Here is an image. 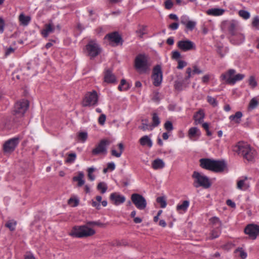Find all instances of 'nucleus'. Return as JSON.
Returning a JSON list of instances; mask_svg holds the SVG:
<instances>
[{
  "label": "nucleus",
  "instance_id": "obj_1",
  "mask_svg": "<svg viewBox=\"0 0 259 259\" xmlns=\"http://www.w3.org/2000/svg\"><path fill=\"white\" fill-rule=\"evenodd\" d=\"M200 166L204 169L215 172H220L224 170L226 164L224 161L215 160L209 158H202L200 160Z\"/></svg>",
  "mask_w": 259,
  "mask_h": 259
},
{
  "label": "nucleus",
  "instance_id": "obj_2",
  "mask_svg": "<svg viewBox=\"0 0 259 259\" xmlns=\"http://www.w3.org/2000/svg\"><path fill=\"white\" fill-rule=\"evenodd\" d=\"M95 233L96 231L86 224L84 225L74 226L69 235L73 237L86 238L93 236Z\"/></svg>",
  "mask_w": 259,
  "mask_h": 259
},
{
  "label": "nucleus",
  "instance_id": "obj_3",
  "mask_svg": "<svg viewBox=\"0 0 259 259\" xmlns=\"http://www.w3.org/2000/svg\"><path fill=\"white\" fill-rule=\"evenodd\" d=\"M235 151L239 155H241L244 159L248 161L253 160L255 151L251 148L247 144L243 142H239L236 146Z\"/></svg>",
  "mask_w": 259,
  "mask_h": 259
},
{
  "label": "nucleus",
  "instance_id": "obj_4",
  "mask_svg": "<svg viewBox=\"0 0 259 259\" xmlns=\"http://www.w3.org/2000/svg\"><path fill=\"white\" fill-rule=\"evenodd\" d=\"M150 64L148 62V57L145 54H139L135 61V67L140 73H146L149 70Z\"/></svg>",
  "mask_w": 259,
  "mask_h": 259
},
{
  "label": "nucleus",
  "instance_id": "obj_5",
  "mask_svg": "<svg viewBox=\"0 0 259 259\" xmlns=\"http://www.w3.org/2000/svg\"><path fill=\"white\" fill-rule=\"evenodd\" d=\"M192 177L194 179L193 186L195 188L202 187L204 189H208L210 187L211 183L209 178L201 175L200 172L195 171L193 172Z\"/></svg>",
  "mask_w": 259,
  "mask_h": 259
},
{
  "label": "nucleus",
  "instance_id": "obj_6",
  "mask_svg": "<svg viewBox=\"0 0 259 259\" xmlns=\"http://www.w3.org/2000/svg\"><path fill=\"white\" fill-rule=\"evenodd\" d=\"M236 70L233 69H229L226 73L221 75V78L222 80H225L226 83L233 85L237 81L242 80L245 75L243 74H237Z\"/></svg>",
  "mask_w": 259,
  "mask_h": 259
},
{
  "label": "nucleus",
  "instance_id": "obj_7",
  "mask_svg": "<svg viewBox=\"0 0 259 259\" xmlns=\"http://www.w3.org/2000/svg\"><path fill=\"white\" fill-rule=\"evenodd\" d=\"M99 97L95 91L87 92L82 102L83 107L94 106L97 105Z\"/></svg>",
  "mask_w": 259,
  "mask_h": 259
},
{
  "label": "nucleus",
  "instance_id": "obj_8",
  "mask_svg": "<svg viewBox=\"0 0 259 259\" xmlns=\"http://www.w3.org/2000/svg\"><path fill=\"white\" fill-rule=\"evenodd\" d=\"M131 198L132 202L138 209L143 210L146 207L147 201L143 195L134 193L131 195Z\"/></svg>",
  "mask_w": 259,
  "mask_h": 259
},
{
  "label": "nucleus",
  "instance_id": "obj_9",
  "mask_svg": "<svg viewBox=\"0 0 259 259\" xmlns=\"http://www.w3.org/2000/svg\"><path fill=\"white\" fill-rule=\"evenodd\" d=\"M88 55L91 59L96 57L101 53V49L95 40H90L86 46Z\"/></svg>",
  "mask_w": 259,
  "mask_h": 259
},
{
  "label": "nucleus",
  "instance_id": "obj_10",
  "mask_svg": "<svg viewBox=\"0 0 259 259\" xmlns=\"http://www.w3.org/2000/svg\"><path fill=\"white\" fill-rule=\"evenodd\" d=\"M244 232L250 239L254 240L259 236V226L254 224H248L244 228Z\"/></svg>",
  "mask_w": 259,
  "mask_h": 259
},
{
  "label": "nucleus",
  "instance_id": "obj_11",
  "mask_svg": "<svg viewBox=\"0 0 259 259\" xmlns=\"http://www.w3.org/2000/svg\"><path fill=\"white\" fill-rule=\"evenodd\" d=\"M152 78L153 79V85L159 87L162 80V72L160 65H156L153 69Z\"/></svg>",
  "mask_w": 259,
  "mask_h": 259
},
{
  "label": "nucleus",
  "instance_id": "obj_12",
  "mask_svg": "<svg viewBox=\"0 0 259 259\" xmlns=\"http://www.w3.org/2000/svg\"><path fill=\"white\" fill-rule=\"evenodd\" d=\"M28 106L29 102L26 100H23L15 104L14 112L16 114L23 115L28 109Z\"/></svg>",
  "mask_w": 259,
  "mask_h": 259
},
{
  "label": "nucleus",
  "instance_id": "obj_13",
  "mask_svg": "<svg viewBox=\"0 0 259 259\" xmlns=\"http://www.w3.org/2000/svg\"><path fill=\"white\" fill-rule=\"evenodd\" d=\"M177 46L179 49L184 52L194 50L195 48L194 42L188 39L179 41Z\"/></svg>",
  "mask_w": 259,
  "mask_h": 259
},
{
  "label": "nucleus",
  "instance_id": "obj_14",
  "mask_svg": "<svg viewBox=\"0 0 259 259\" xmlns=\"http://www.w3.org/2000/svg\"><path fill=\"white\" fill-rule=\"evenodd\" d=\"M110 144V142L107 139L102 140L97 147L92 150V153L97 155L101 153H106V146Z\"/></svg>",
  "mask_w": 259,
  "mask_h": 259
},
{
  "label": "nucleus",
  "instance_id": "obj_15",
  "mask_svg": "<svg viewBox=\"0 0 259 259\" xmlns=\"http://www.w3.org/2000/svg\"><path fill=\"white\" fill-rule=\"evenodd\" d=\"M18 138H14L6 141L3 146L4 152H11L13 151L18 144Z\"/></svg>",
  "mask_w": 259,
  "mask_h": 259
},
{
  "label": "nucleus",
  "instance_id": "obj_16",
  "mask_svg": "<svg viewBox=\"0 0 259 259\" xmlns=\"http://www.w3.org/2000/svg\"><path fill=\"white\" fill-rule=\"evenodd\" d=\"M110 199L115 205L123 203L125 200L124 196L117 193H113L110 195Z\"/></svg>",
  "mask_w": 259,
  "mask_h": 259
},
{
  "label": "nucleus",
  "instance_id": "obj_17",
  "mask_svg": "<svg viewBox=\"0 0 259 259\" xmlns=\"http://www.w3.org/2000/svg\"><path fill=\"white\" fill-rule=\"evenodd\" d=\"M205 117V113L203 109H199L193 115V119L194 120V124L197 125L198 124H201L203 122V119Z\"/></svg>",
  "mask_w": 259,
  "mask_h": 259
},
{
  "label": "nucleus",
  "instance_id": "obj_18",
  "mask_svg": "<svg viewBox=\"0 0 259 259\" xmlns=\"http://www.w3.org/2000/svg\"><path fill=\"white\" fill-rule=\"evenodd\" d=\"M105 38H107L109 40L114 42L116 44H118L120 41H122L121 37L119 35V34L117 32H114L107 34L105 36Z\"/></svg>",
  "mask_w": 259,
  "mask_h": 259
},
{
  "label": "nucleus",
  "instance_id": "obj_19",
  "mask_svg": "<svg viewBox=\"0 0 259 259\" xmlns=\"http://www.w3.org/2000/svg\"><path fill=\"white\" fill-rule=\"evenodd\" d=\"M200 133L196 127L190 128L188 131V136L192 140H196L200 136Z\"/></svg>",
  "mask_w": 259,
  "mask_h": 259
},
{
  "label": "nucleus",
  "instance_id": "obj_20",
  "mask_svg": "<svg viewBox=\"0 0 259 259\" xmlns=\"http://www.w3.org/2000/svg\"><path fill=\"white\" fill-rule=\"evenodd\" d=\"M104 81L107 83H114L116 82V77L112 73L110 69H107L105 72Z\"/></svg>",
  "mask_w": 259,
  "mask_h": 259
},
{
  "label": "nucleus",
  "instance_id": "obj_21",
  "mask_svg": "<svg viewBox=\"0 0 259 259\" xmlns=\"http://www.w3.org/2000/svg\"><path fill=\"white\" fill-rule=\"evenodd\" d=\"M228 31L230 34L232 35H236L237 34V30L238 29V23L235 20H232L229 23L228 26Z\"/></svg>",
  "mask_w": 259,
  "mask_h": 259
},
{
  "label": "nucleus",
  "instance_id": "obj_22",
  "mask_svg": "<svg viewBox=\"0 0 259 259\" xmlns=\"http://www.w3.org/2000/svg\"><path fill=\"white\" fill-rule=\"evenodd\" d=\"M84 178V174L82 171H80L78 172V175L77 176H74L72 178V180L74 182H77V186L78 187H80L82 186L85 183L84 180H83Z\"/></svg>",
  "mask_w": 259,
  "mask_h": 259
},
{
  "label": "nucleus",
  "instance_id": "obj_23",
  "mask_svg": "<svg viewBox=\"0 0 259 259\" xmlns=\"http://www.w3.org/2000/svg\"><path fill=\"white\" fill-rule=\"evenodd\" d=\"M139 142L142 146H147L149 148H151L153 144L152 140L148 136L142 137L139 140Z\"/></svg>",
  "mask_w": 259,
  "mask_h": 259
},
{
  "label": "nucleus",
  "instance_id": "obj_24",
  "mask_svg": "<svg viewBox=\"0 0 259 259\" xmlns=\"http://www.w3.org/2000/svg\"><path fill=\"white\" fill-rule=\"evenodd\" d=\"M55 27L51 23L47 24L45 26V29L41 31V34L45 37H47L49 34L54 31Z\"/></svg>",
  "mask_w": 259,
  "mask_h": 259
},
{
  "label": "nucleus",
  "instance_id": "obj_25",
  "mask_svg": "<svg viewBox=\"0 0 259 259\" xmlns=\"http://www.w3.org/2000/svg\"><path fill=\"white\" fill-rule=\"evenodd\" d=\"M224 12L225 10L223 9L214 8L208 10L206 13L209 15L220 16L223 15Z\"/></svg>",
  "mask_w": 259,
  "mask_h": 259
},
{
  "label": "nucleus",
  "instance_id": "obj_26",
  "mask_svg": "<svg viewBox=\"0 0 259 259\" xmlns=\"http://www.w3.org/2000/svg\"><path fill=\"white\" fill-rule=\"evenodd\" d=\"M165 164L161 159L154 160L152 163V168L154 169H161L164 167Z\"/></svg>",
  "mask_w": 259,
  "mask_h": 259
},
{
  "label": "nucleus",
  "instance_id": "obj_27",
  "mask_svg": "<svg viewBox=\"0 0 259 259\" xmlns=\"http://www.w3.org/2000/svg\"><path fill=\"white\" fill-rule=\"evenodd\" d=\"M242 113L241 111H237L234 115H232L229 117L231 121H233L235 123L239 124L241 121Z\"/></svg>",
  "mask_w": 259,
  "mask_h": 259
},
{
  "label": "nucleus",
  "instance_id": "obj_28",
  "mask_svg": "<svg viewBox=\"0 0 259 259\" xmlns=\"http://www.w3.org/2000/svg\"><path fill=\"white\" fill-rule=\"evenodd\" d=\"M19 20L23 25L26 26L30 22L31 18L29 16H26L24 14H21L19 16Z\"/></svg>",
  "mask_w": 259,
  "mask_h": 259
},
{
  "label": "nucleus",
  "instance_id": "obj_29",
  "mask_svg": "<svg viewBox=\"0 0 259 259\" xmlns=\"http://www.w3.org/2000/svg\"><path fill=\"white\" fill-rule=\"evenodd\" d=\"M118 147L119 149V152H117L114 149H112L111 150V154L112 156H114L116 157H119L121 156V154L124 149V146L122 143H120L118 144Z\"/></svg>",
  "mask_w": 259,
  "mask_h": 259
},
{
  "label": "nucleus",
  "instance_id": "obj_30",
  "mask_svg": "<svg viewBox=\"0 0 259 259\" xmlns=\"http://www.w3.org/2000/svg\"><path fill=\"white\" fill-rule=\"evenodd\" d=\"M189 205V201L188 200H185L183 202L182 204H179L177 206V210L178 211L182 210L186 211Z\"/></svg>",
  "mask_w": 259,
  "mask_h": 259
},
{
  "label": "nucleus",
  "instance_id": "obj_31",
  "mask_svg": "<svg viewBox=\"0 0 259 259\" xmlns=\"http://www.w3.org/2000/svg\"><path fill=\"white\" fill-rule=\"evenodd\" d=\"M249 184L246 183L244 182V180H241L237 182V188L240 190H246L249 187Z\"/></svg>",
  "mask_w": 259,
  "mask_h": 259
},
{
  "label": "nucleus",
  "instance_id": "obj_32",
  "mask_svg": "<svg viewBox=\"0 0 259 259\" xmlns=\"http://www.w3.org/2000/svg\"><path fill=\"white\" fill-rule=\"evenodd\" d=\"M181 23L185 25L187 28L190 30H192L196 25V23L192 21H188V22L186 23L184 20H181Z\"/></svg>",
  "mask_w": 259,
  "mask_h": 259
},
{
  "label": "nucleus",
  "instance_id": "obj_33",
  "mask_svg": "<svg viewBox=\"0 0 259 259\" xmlns=\"http://www.w3.org/2000/svg\"><path fill=\"white\" fill-rule=\"evenodd\" d=\"M142 125L139 126V128L145 131L148 130L149 127L151 126V125L148 123L149 120L148 119H145L142 120Z\"/></svg>",
  "mask_w": 259,
  "mask_h": 259
},
{
  "label": "nucleus",
  "instance_id": "obj_34",
  "mask_svg": "<svg viewBox=\"0 0 259 259\" xmlns=\"http://www.w3.org/2000/svg\"><path fill=\"white\" fill-rule=\"evenodd\" d=\"M76 158V154L75 153H71L67 154V157L65 160L67 163H73Z\"/></svg>",
  "mask_w": 259,
  "mask_h": 259
},
{
  "label": "nucleus",
  "instance_id": "obj_35",
  "mask_svg": "<svg viewBox=\"0 0 259 259\" xmlns=\"http://www.w3.org/2000/svg\"><path fill=\"white\" fill-rule=\"evenodd\" d=\"M98 190L101 191L102 194L105 193L107 190V185L104 182H100L97 187Z\"/></svg>",
  "mask_w": 259,
  "mask_h": 259
},
{
  "label": "nucleus",
  "instance_id": "obj_36",
  "mask_svg": "<svg viewBox=\"0 0 259 259\" xmlns=\"http://www.w3.org/2000/svg\"><path fill=\"white\" fill-rule=\"evenodd\" d=\"M258 105V102L255 98H252L248 105V108L249 109H254Z\"/></svg>",
  "mask_w": 259,
  "mask_h": 259
},
{
  "label": "nucleus",
  "instance_id": "obj_37",
  "mask_svg": "<svg viewBox=\"0 0 259 259\" xmlns=\"http://www.w3.org/2000/svg\"><path fill=\"white\" fill-rule=\"evenodd\" d=\"M234 252L235 253H239V255L242 259L245 258L247 256L246 253L243 250L242 248L241 247H238L235 249Z\"/></svg>",
  "mask_w": 259,
  "mask_h": 259
},
{
  "label": "nucleus",
  "instance_id": "obj_38",
  "mask_svg": "<svg viewBox=\"0 0 259 259\" xmlns=\"http://www.w3.org/2000/svg\"><path fill=\"white\" fill-rule=\"evenodd\" d=\"M152 122V126L154 127L158 126L160 123L159 118L156 113L153 114Z\"/></svg>",
  "mask_w": 259,
  "mask_h": 259
},
{
  "label": "nucleus",
  "instance_id": "obj_39",
  "mask_svg": "<svg viewBox=\"0 0 259 259\" xmlns=\"http://www.w3.org/2000/svg\"><path fill=\"white\" fill-rule=\"evenodd\" d=\"M157 203H159L161 208H164L166 206V202L164 197H159L156 199Z\"/></svg>",
  "mask_w": 259,
  "mask_h": 259
},
{
  "label": "nucleus",
  "instance_id": "obj_40",
  "mask_svg": "<svg viewBox=\"0 0 259 259\" xmlns=\"http://www.w3.org/2000/svg\"><path fill=\"white\" fill-rule=\"evenodd\" d=\"M249 85L252 88H255L257 85V83L255 80L254 76H250L248 79Z\"/></svg>",
  "mask_w": 259,
  "mask_h": 259
},
{
  "label": "nucleus",
  "instance_id": "obj_41",
  "mask_svg": "<svg viewBox=\"0 0 259 259\" xmlns=\"http://www.w3.org/2000/svg\"><path fill=\"white\" fill-rule=\"evenodd\" d=\"M68 204L72 207H75L79 204V200L76 198H70L68 200Z\"/></svg>",
  "mask_w": 259,
  "mask_h": 259
},
{
  "label": "nucleus",
  "instance_id": "obj_42",
  "mask_svg": "<svg viewBox=\"0 0 259 259\" xmlns=\"http://www.w3.org/2000/svg\"><path fill=\"white\" fill-rule=\"evenodd\" d=\"M95 170V168L94 167H90L88 169V176L90 180L93 181L95 179V176L92 174V173Z\"/></svg>",
  "mask_w": 259,
  "mask_h": 259
},
{
  "label": "nucleus",
  "instance_id": "obj_43",
  "mask_svg": "<svg viewBox=\"0 0 259 259\" xmlns=\"http://www.w3.org/2000/svg\"><path fill=\"white\" fill-rule=\"evenodd\" d=\"M238 13L239 16L244 19H247L250 17L249 13L246 11L240 10Z\"/></svg>",
  "mask_w": 259,
  "mask_h": 259
},
{
  "label": "nucleus",
  "instance_id": "obj_44",
  "mask_svg": "<svg viewBox=\"0 0 259 259\" xmlns=\"http://www.w3.org/2000/svg\"><path fill=\"white\" fill-rule=\"evenodd\" d=\"M88 134L86 132H80L78 134V138L82 142H84L87 139Z\"/></svg>",
  "mask_w": 259,
  "mask_h": 259
},
{
  "label": "nucleus",
  "instance_id": "obj_45",
  "mask_svg": "<svg viewBox=\"0 0 259 259\" xmlns=\"http://www.w3.org/2000/svg\"><path fill=\"white\" fill-rule=\"evenodd\" d=\"M252 26L256 29L259 30V17H255L252 22Z\"/></svg>",
  "mask_w": 259,
  "mask_h": 259
},
{
  "label": "nucleus",
  "instance_id": "obj_46",
  "mask_svg": "<svg viewBox=\"0 0 259 259\" xmlns=\"http://www.w3.org/2000/svg\"><path fill=\"white\" fill-rule=\"evenodd\" d=\"M152 100L153 101L156 103H158L160 101V97L159 92L157 91L153 92Z\"/></svg>",
  "mask_w": 259,
  "mask_h": 259
},
{
  "label": "nucleus",
  "instance_id": "obj_47",
  "mask_svg": "<svg viewBox=\"0 0 259 259\" xmlns=\"http://www.w3.org/2000/svg\"><path fill=\"white\" fill-rule=\"evenodd\" d=\"M139 28L136 30V33L139 34V37L142 38L143 35L145 34L144 31L145 30L146 26L142 25L139 26Z\"/></svg>",
  "mask_w": 259,
  "mask_h": 259
},
{
  "label": "nucleus",
  "instance_id": "obj_48",
  "mask_svg": "<svg viewBox=\"0 0 259 259\" xmlns=\"http://www.w3.org/2000/svg\"><path fill=\"white\" fill-rule=\"evenodd\" d=\"M207 102L213 107H215L218 105V102L215 98L209 96H207Z\"/></svg>",
  "mask_w": 259,
  "mask_h": 259
},
{
  "label": "nucleus",
  "instance_id": "obj_49",
  "mask_svg": "<svg viewBox=\"0 0 259 259\" xmlns=\"http://www.w3.org/2000/svg\"><path fill=\"white\" fill-rule=\"evenodd\" d=\"M164 128L168 132H170L173 130L174 127L172 123L170 121H166L164 125Z\"/></svg>",
  "mask_w": 259,
  "mask_h": 259
},
{
  "label": "nucleus",
  "instance_id": "obj_50",
  "mask_svg": "<svg viewBox=\"0 0 259 259\" xmlns=\"http://www.w3.org/2000/svg\"><path fill=\"white\" fill-rule=\"evenodd\" d=\"M174 3L171 0H166L164 2V7L166 9L169 10L172 8Z\"/></svg>",
  "mask_w": 259,
  "mask_h": 259
},
{
  "label": "nucleus",
  "instance_id": "obj_51",
  "mask_svg": "<svg viewBox=\"0 0 259 259\" xmlns=\"http://www.w3.org/2000/svg\"><path fill=\"white\" fill-rule=\"evenodd\" d=\"M106 116L104 114H102L98 118L99 123L102 125H104L106 121Z\"/></svg>",
  "mask_w": 259,
  "mask_h": 259
},
{
  "label": "nucleus",
  "instance_id": "obj_52",
  "mask_svg": "<svg viewBox=\"0 0 259 259\" xmlns=\"http://www.w3.org/2000/svg\"><path fill=\"white\" fill-rule=\"evenodd\" d=\"M86 224L89 227L90 226H102L104 225L101 223H100L99 222H94V221H89V222H87Z\"/></svg>",
  "mask_w": 259,
  "mask_h": 259
},
{
  "label": "nucleus",
  "instance_id": "obj_53",
  "mask_svg": "<svg viewBox=\"0 0 259 259\" xmlns=\"http://www.w3.org/2000/svg\"><path fill=\"white\" fill-rule=\"evenodd\" d=\"M219 234H220V230H218V229L213 230L211 232L210 237L211 239L216 238L218 237H219Z\"/></svg>",
  "mask_w": 259,
  "mask_h": 259
},
{
  "label": "nucleus",
  "instance_id": "obj_54",
  "mask_svg": "<svg viewBox=\"0 0 259 259\" xmlns=\"http://www.w3.org/2000/svg\"><path fill=\"white\" fill-rule=\"evenodd\" d=\"M15 49L12 47L7 48L6 49V51H5V57H7L9 55H11V54L14 53L15 52Z\"/></svg>",
  "mask_w": 259,
  "mask_h": 259
},
{
  "label": "nucleus",
  "instance_id": "obj_55",
  "mask_svg": "<svg viewBox=\"0 0 259 259\" xmlns=\"http://www.w3.org/2000/svg\"><path fill=\"white\" fill-rule=\"evenodd\" d=\"M16 223L8 222L6 224V226L11 231H13L15 229Z\"/></svg>",
  "mask_w": 259,
  "mask_h": 259
},
{
  "label": "nucleus",
  "instance_id": "obj_56",
  "mask_svg": "<svg viewBox=\"0 0 259 259\" xmlns=\"http://www.w3.org/2000/svg\"><path fill=\"white\" fill-rule=\"evenodd\" d=\"M181 54L179 52L176 51L172 53V58L175 60H177L181 58Z\"/></svg>",
  "mask_w": 259,
  "mask_h": 259
},
{
  "label": "nucleus",
  "instance_id": "obj_57",
  "mask_svg": "<svg viewBox=\"0 0 259 259\" xmlns=\"http://www.w3.org/2000/svg\"><path fill=\"white\" fill-rule=\"evenodd\" d=\"M111 245L112 246H121V245H126V243L125 242H120L118 240H116L114 242L111 243Z\"/></svg>",
  "mask_w": 259,
  "mask_h": 259
},
{
  "label": "nucleus",
  "instance_id": "obj_58",
  "mask_svg": "<svg viewBox=\"0 0 259 259\" xmlns=\"http://www.w3.org/2000/svg\"><path fill=\"white\" fill-rule=\"evenodd\" d=\"M183 83L181 81H176L175 83V89L177 90L181 91L182 89Z\"/></svg>",
  "mask_w": 259,
  "mask_h": 259
},
{
  "label": "nucleus",
  "instance_id": "obj_59",
  "mask_svg": "<svg viewBox=\"0 0 259 259\" xmlns=\"http://www.w3.org/2000/svg\"><path fill=\"white\" fill-rule=\"evenodd\" d=\"M187 65V63L184 61H182V60H179L178 61V66L177 67V68L178 69H182L183 68H184L185 66H186Z\"/></svg>",
  "mask_w": 259,
  "mask_h": 259
},
{
  "label": "nucleus",
  "instance_id": "obj_60",
  "mask_svg": "<svg viewBox=\"0 0 259 259\" xmlns=\"http://www.w3.org/2000/svg\"><path fill=\"white\" fill-rule=\"evenodd\" d=\"M5 25V23L4 19L2 17H0V33L4 32Z\"/></svg>",
  "mask_w": 259,
  "mask_h": 259
},
{
  "label": "nucleus",
  "instance_id": "obj_61",
  "mask_svg": "<svg viewBox=\"0 0 259 259\" xmlns=\"http://www.w3.org/2000/svg\"><path fill=\"white\" fill-rule=\"evenodd\" d=\"M210 221L211 223L213 224H218L219 226H220V222L219 221V219L218 218L213 217L210 219Z\"/></svg>",
  "mask_w": 259,
  "mask_h": 259
},
{
  "label": "nucleus",
  "instance_id": "obj_62",
  "mask_svg": "<svg viewBox=\"0 0 259 259\" xmlns=\"http://www.w3.org/2000/svg\"><path fill=\"white\" fill-rule=\"evenodd\" d=\"M193 73L195 74H201L203 73V71L199 69L197 66L195 65L193 66Z\"/></svg>",
  "mask_w": 259,
  "mask_h": 259
},
{
  "label": "nucleus",
  "instance_id": "obj_63",
  "mask_svg": "<svg viewBox=\"0 0 259 259\" xmlns=\"http://www.w3.org/2000/svg\"><path fill=\"white\" fill-rule=\"evenodd\" d=\"M226 204L232 208H235L236 204L230 199H228L226 201Z\"/></svg>",
  "mask_w": 259,
  "mask_h": 259
},
{
  "label": "nucleus",
  "instance_id": "obj_64",
  "mask_svg": "<svg viewBox=\"0 0 259 259\" xmlns=\"http://www.w3.org/2000/svg\"><path fill=\"white\" fill-rule=\"evenodd\" d=\"M191 72H192V70H191V68L189 67L187 69L186 73L187 74V76L185 77V80H188L191 77Z\"/></svg>",
  "mask_w": 259,
  "mask_h": 259
}]
</instances>
